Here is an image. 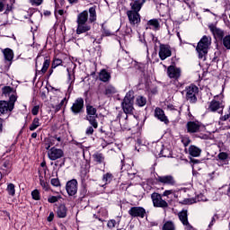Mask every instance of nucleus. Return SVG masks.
Here are the masks:
<instances>
[{
    "instance_id": "nucleus-1",
    "label": "nucleus",
    "mask_w": 230,
    "mask_h": 230,
    "mask_svg": "<svg viewBox=\"0 0 230 230\" xmlns=\"http://www.w3.org/2000/svg\"><path fill=\"white\" fill-rule=\"evenodd\" d=\"M97 15H96V5H93L89 8V10H84L77 15L76 23V34L82 35V33H87V31H91V25L87 23L89 22H96Z\"/></svg>"
},
{
    "instance_id": "nucleus-2",
    "label": "nucleus",
    "mask_w": 230,
    "mask_h": 230,
    "mask_svg": "<svg viewBox=\"0 0 230 230\" xmlns=\"http://www.w3.org/2000/svg\"><path fill=\"white\" fill-rule=\"evenodd\" d=\"M122 109L126 114L125 119H128L127 114H134V92L129 91L126 93L124 100L121 103Z\"/></svg>"
},
{
    "instance_id": "nucleus-3",
    "label": "nucleus",
    "mask_w": 230,
    "mask_h": 230,
    "mask_svg": "<svg viewBox=\"0 0 230 230\" xmlns=\"http://www.w3.org/2000/svg\"><path fill=\"white\" fill-rule=\"evenodd\" d=\"M210 44H211V38L208 36H203L201 38V40H199L196 48V50L199 53V58H204V57L208 55V49Z\"/></svg>"
},
{
    "instance_id": "nucleus-4",
    "label": "nucleus",
    "mask_w": 230,
    "mask_h": 230,
    "mask_svg": "<svg viewBox=\"0 0 230 230\" xmlns=\"http://www.w3.org/2000/svg\"><path fill=\"white\" fill-rule=\"evenodd\" d=\"M98 110L93 105L86 106V120L93 128H98Z\"/></svg>"
},
{
    "instance_id": "nucleus-5",
    "label": "nucleus",
    "mask_w": 230,
    "mask_h": 230,
    "mask_svg": "<svg viewBox=\"0 0 230 230\" xmlns=\"http://www.w3.org/2000/svg\"><path fill=\"white\" fill-rule=\"evenodd\" d=\"M185 98L190 103H197V94L199 93V87L195 84L186 86Z\"/></svg>"
},
{
    "instance_id": "nucleus-6",
    "label": "nucleus",
    "mask_w": 230,
    "mask_h": 230,
    "mask_svg": "<svg viewBox=\"0 0 230 230\" xmlns=\"http://www.w3.org/2000/svg\"><path fill=\"white\" fill-rule=\"evenodd\" d=\"M224 102L223 101H217V99L212 100L208 103V111L209 112H217L218 114H222L224 112Z\"/></svg>"
},
{
    "instance_id": "nucleus-7",
    "label": "nucleus",
    "mask_w": 230,
    "mask_h": 230,
    "mask_svg": "<svg viewBox=\"0 0 230 230\" xmlns=\"http://www.w3.org/2000/svg\"><path fill=\"white\" fill-rule=\"evenodd\" d=\"M48 157L50 161H57L58 159H62V157H64V150L52 146L48 151Z\"/></svg>"
},
{
    "instance_id": "nucleus-8",
    "label": "nucleus",
    "mask_w": 230,
    "mask_h": 230,
    "mask_svg": "<svg viewBox=\"0 0 230 230\" xmlns=\"http://www.w3.org/2000/svg\"><path fill=\"white\" fill-rule=\"evenodd\" d=\"M151 199L155 208H168V202L163 199L161 194L154 192L151 195Z\"/></svg>"
},
{
    "instance_id": "nucleus-9",
    "label": "nucleus",
    "mask_w": 230,
    "mask_h": 230,
    "mask_svg": "<svg viewBox=\"0 0 230 230\" xmlns=\"http://www.w3.org/2000/svg\"><path fill=\"white\" fill-rule=\"evenodd\" d=\"M156 182H160L161 184H165L166 186H175L177 184V181L172 175H164L155 178Z\"/></svg>"
},
{
    "instance_id": "nucleus-10",
    "label": "nucleus",
    "mask_w": 230,
    "mask_h": 230,
    "mask_svg": "<svg viewBox=\"0 0 230 230\" xmlns=\"http://www.w3.org/2000/svg\"><path fill=\"white\" fill-rule=\"evenodd\" d=\"M128 215L133 218H145L146 217V210L143 207H132L128 210Z\"/></svg>"
},
{
    "instance_id": "nucleus-11",
    "label": "nucleus",
    "mask_w": 230,
    "mask_h": 230,
    "mask_svg": "<svg viewBox=\"0 0 230 230\" xmlns=\"http://www.w3.org/2000/svg\"><path fill=\"white\" fill-rule=\"evenodd\" d=\"M66 190L70 197L76 195L78 191V181L75 179L67 181L66 185Z\"/></svg>"
},
{
    "instance_id": "nucleus-12",
    "label": "nucleus",
    "mask_w": 230,
    "mask_h": 230,
    "mask_svg": "<svg viewBox=\"0 0 230 230\" xmlns=\"http://www.w3.org/2000/svg\"><path fill=\"white\" fill-rule=\"evenodd\" d=\"M158 55L161 60H166V58L172 57V49H170V46L160 44Z\"/></svg>"
},
{
    "instance_id": "nucleus-13",
    "label": "nucleus",
    "mask_w": 230,
    "mask_h": 230,
    "mask_svg": "<svg viewBox=\"0 0 230 230\" xmlns=\"http://www.w3.org/2000/svg\"><path fill=\"white\" fill-rule=\"evenodd\" d=\"M2 52L4 57L5 64L7 62V65L5 66L4 69L5 71H8V69H10V66H12V60H13V50L7 48L3 49Z\"/></svg>"
},
{
    "instance_id": "nucleus-14",
    "label": "nucleus",
    "mask_w": 230,
    "mask_h": 230,
    "mask_svg": "<svg viewBox=\"0 0 230 230\" xmlns=\"http://www.w3.org/2000/svg\"><path fill=\"white\" fill-rule=\"evenodd\" d=\"M127 15L129 24L132 26H136V24H139L141 22V16L139 15V13L135 11H128Z\"/></svg>"
},
{
    "instance_id": "nucleus-15",
    "label": "nucleus",
    "mask_w": 230,
    "mask_h": 230,
    "mask_svg": "<svg viewBox=\"0 0 230 230\" xmlns=\"http://www.w3.org/2000/svg\"><path fill=\"white\" fill-rule=\"evenodd\" d=\"M181 68L175 66H169L167 68V75L173 80H179L181 78Z\"/></svg>"
},
{
    "instance_id": "nucleus-16",
    "label": "nucleus",
    "mask_w": 230,
    "mask_h": 230,
    "mask_svg": "<svg viewBox=\"0 0 230 230\" xmlns=\"http://www.w3.org/2000/svg\"><path fill=\"white\" fill-rule=\"evenodd\" d=\"M178 217L181 224L185 226V229L191 230L193 227L190 225L188 221V210L183 209L178 213Z\"/></svg>"
},
{
    "instance_id": "nucleus-17",
    "label": "nucleus",
    "mask_w": 230,
    "mask_h": 230,
    "mask_svg": "<svg viewBox=\"0 0 230 230\" xmlns=\"http://www.w3.org/2000/svg\"><path fill=\"white\" fill-rule=\"evenodd\" d=\"M84 109V98H77L71 107V111L74 114H80Z\"/></svg>"
},
{
    "instance_id": "nucleus-18",
    "label": "nucleus",
    "mask_w": 230,
    "mask_h": 230,
    "mask_svg": "<svg viewBox=\"0 0 230 230\" xmlns=\"http://www.w3.org/2000/svg\"><path fill=\"white\" fill-rule=\"evenodd\" d=\"M196 202H208V199L203 194H199L196 198L185 199L182 204L191 205L196 204Z\"/></svg>"
},
{
    "instance_id": "nucleus-19",
    "label": "nucleus",
    "mask_w": 230,
    "mask_h": 230,
    "mask_svg": "<svg viewBox=\"0 0 230 230\" xmlns=\"http://www.w3.org/2000/svg\"><path fill=\"white\" fill-rule=\"evenodd\" d=\"M211 33L214 35L215 39H217L218 40H224V31L221 29H218L215 24H210L208 26Z\"/></svg>"
},
{
    "instance_id": "nucleus-20",
    "label": "nucleus",
    "mask_w": 230,
    "mask_h": 230,
    "mask_svg": "<svg viewBox=\"0 0 230 230\" xmlns=\"http://www.w3.org/2000/svg\"><path fill=\"white\" fill-rule=\"evenodd\" d=\"M146 3V0H134L130 3L131 12H137L139 13L141 12V8H143V4Z\"/></svg>"
},
{
    "instance_id": "nucleus-21",
    "label": "nucleus",
    "mask_w": 230,
    "mask_h": 230,
    "mask_svg": "<svg viewBox=\"0 0 230 230\" xmlns=\"http://www.w3.org/2000/svg\"><path fill=\"white\" fill-rule=\"evenodd\" d=\"M155 118H157V119L165 123V125H168V123H170V120H168V117H166L164 111L161 108L155 109Z\"/></svg>"
},
{
    "instance_id": "nucleus-22",
    "label": "nucleus",
    "mask_w": 230,
    "mask_h": 230,
    "mask_svg": "<svg viewBox=\"0 0 230 230\" xmlns=\"http://www.w3.org/2000/svg\"><path fill=\"white\" fill-rule=\"evenodd\" d=\"M187 130L190 134H195L200 130V124L195 121H189L187 123Z\"/></svg>"
},
{
    "instance_id": "nucleus-23",
    "label": "nucleus",
    "mask_w": 230,
    "mask_h": 230,
    "mask_svg": "<svg viewBox=\"0 0 230 230\" xmlns=\"http://www.w3.org/2000/svg\"><path fill=\"white\" fill-rule=\"evenodd\" d=\"M10 109V104L6 101H0V116L1 114H7V112H12Z\"/></svg>"
},
{
    "instance_id": "nucleus-24",
    "label": "nucleus",
    "mask_w": 230,
    "mask_h": 230,
    "mask_svg": "<svg viewBox=\"0 0 230 230\" xmlns=\"http://www.w3.org/2000/svg\"><path fill=\"white\" fill-rule=\"evenodd\" d=\"M116 93H118V89H116L112 84H107L104 88V94L108 98H111V96L116 94Z\"/></svg>"
},
{
    "instance_id": "nucleus-25",
    "label": "nucleus",
    "mask_w": 230,
    "mask_h": 230,
    "mask_svg": "<svg viewBox=\"0 0 230 230\" xmlns=\"http://www.w3.org/2000/svg\"><path fill=\"white\" fill-rule=\"evenodd\" d=\"M57 216L58 218H66L67 217V208L66 205H59L57 209Z\"/></svg>"
},
{
    "instance_id": "nucleus-26",
    "label": "nucleus",
    "mask_w": 230,
    "mask_h": 230,
    "mask_svg": "<svg viewBox=\"0 0 230 230\" xmlns=\"http://www.w3.org/2000/svg\"><path fill=\"white\" fill-rule=\"evenodd\" d=\"M94 163L97 164H103L105 166V155L102 153H95L93 155Z\"/></svg>"
},
{
    "instance_id": "nucleus-27",
    "label": "nucleus",
    "mask_w": 230,
    "mask_h": 230,
    "mask_svg": "<svg viewBox=\"0 0 230 230\" xmlns=\"http://www.w3.org/2000/svg\"><path fill=\"white\" fill-rule=\"evenodd\" d=\"M189 154L192 157H199L200 154H202V149L197 147V146H190Z\"/></svg>"
},
{
    "instance_id": "nucleus-28",
    "label": "nucleus",
    "mask_w": 230,
    "mask_h": 230,
    "mask_svg": "<svg viewBox=\"0 0 230 230\" xmlns=\"http://www.w3.org/2000/svg\"><path fill=\"white\" fill-rule=\"evenodd\" d=\"M99 80H101V82H110L111 81V73H109L107 70L102 69L101 70V72L99 73Z\"/></svg>"
},
{
    "instance_id": "nucleus-29",
    "label": "nucleus",
    "mask_w": 230,
    "mask_h": 230,
    "mask_svg": "<svg viewBox=\"0 0 230 230\" xmlns=\"http://www.w3.org/2000/svg\"><path fill=\"white\" fill-rule=\"evenodd\" d=\"M51 146H58V143H57V139L55 138V137H52L47 139V141L45 143L46 150L49 151Z\"/></svg>"
},
{
    "instance_id": "nucleus-30",
    "label": "nucleus",
    "mask_w": 230,
    "mask_h": 230,
    "mask_svg": "<svg viewBox=\"0 0 230 230\" xmlns=\"http://www.w3.org/2000/svg\"><path fill=\"white\" fill-rule=\"evenodd\" d=\"M163 144H157L156 148V154H159L161 157H168V155L165 154V152H168V149L164 147Z\"/></svg>"
},
{
    "instance_id": "nucleus-31",
    "label": "nucleus",
    "mask_w": 230,
    "mask_h": 230,
    "mask_svg": "<svg viewBox=\"0 0 230 230\" xmlns=\"http://www.w3.org/2000/svg\"><path fill=\"white\" fill-rule=\"evenodd\" d=\"M51 64V61L49 59H45L42 68L40 71L36 72V75H45V73L49 68V65Z\"/></svg>"
},
{
    "instance_id": "nucleus-32",
    "label": "nucleus",
    "mask_w": 230,
    "mask_h": 230,
    "mask_svg": "<svg viewBox=\"0 0 230 230\" xmlns=\"http://www.w3.org/2000/svg\"><path fill=\"white\" fill-rule=\"evenodd\" d=\"M39 127H40V119H39V118H34L32 120V123L29 127V130L33 132V130H37V128H39Z\"/></svg>"
},
{
    "instance_id": "nucleus-33",
    "label": "nucleus",
    "mask_w": 230,
    "mask_h": 230,
    "mask_svg": "<svg viewBox=\"0 0 230 230\" xmlns=\"http://www.w3.org/2000/svg\"><path fill=\"white\" fill-rule=\"evenodd\" d=\"M137 107H145L146 105V98L142 95H138L136 99Z\"/></svg>"
},
{
    "instance_id": "nucleus-34",
    "label": "nucleus",
    "mask_w": 230,
    "mask_h": 230,
    "mask_svg": "<svg viewBox=\"0 0 230 230\" xmlns=\"http://www.w3.org/2000/svg\"><path fill=\"white\" fill-rule=\"evenodd\" d=\"M112 179H113L112 173L107 172L102 176V182H104L105 185L111 184V182L112 181Z\"/></svg>"
},
{
    "instance_id": "nucleus-35",
    "label": "nucleus",
    "mask_w": 230,
    "mask_h": 230,
    "mask_svg": "<svg viewBox=\"0 0 230 230\" xmlns=\"http://www.w3.org/2000/svg\"><path fill=\"white\" fill-rule=\"evenodd\" d=\"M162 230H175V224L172 221H167L164 224Z\"/></svg>"
},
{
    "instance_id": "nucleus-36",
    "label": "nucleus",
    "mask_w": 230,
    "mask_h": 230,
    "mask_svg": "<svg viewBox=\"0 0 230 230\" xmlns=\"http://www.w3.org/2000/svg\"><path fill=\"white\" fill-rule=\"evenodd\" d=\"M148 26H152L153 30H159V20L152 19L147 22Z\"/></svg>"
},
{
    "instance_id": "nucleus-37",
    "label": "nucleus",
    "mask_w": 230,
    "mask_h": 230,
    "mask_svg": "<svg viewBox=\"0 0 230 230\" xmlns=\"http://www.w3.org/2000/svg\"><path fill=\"white\" fill-rule=\"evenodd\" d=\"M6 191L11 197H15V185L13 183H8Z\"/></svg>"
},
{
    "instance_id": "nucleus-38",
    "label": "nucleus",
    "mask_w": 230,
    "mask_h": 230,
    "mask_svg": "<svg viewBox=\"0 0 230 230\" xmlns=\"http://www.w3.org/2000/svg\"><path fill=\"white\" fill-rule=\"evenodd\" d=\"M15 102H17V95L15 94L10 95L9 102H7L9 103L11 110H13V108L15 107Z\"/></svg>"
},
{
    "instance_id": "nucleus-39",
    "label": "nucleus",
    "mask_w": 230,
    "mask_h": 230,
    "mask_svg": "<svg viewBox=\"0 0 230 230\" xmlns=\"http://www.w3.org/2000/svg\"><path fill=\"white\" fill-rule=\"evenodd\" d=\"M222 44L226 48V49H230V34L223 38Z\"/></svg>"
},
{
    "instance_id": "nucleus-40",
    "label": "nucleus",
    "mask_w": 230,
    "mask_h": 230,
    "mask_svg": "<svg viewBox=\"0 0 230 230\" xmlns=\"http://www.w3.org/2000/svg\"><path fill=\"white\" fill-rule=\"evenodd\" d=\"M65 103H67L66 98H64L58 105L52 106V109H54L55 112H58V111H60L62 107H64Z\"/></svg>"
},
{
    "instance_id": "nucleus-41",
    "label": "nucleus",
    "mask_w": 230,
    "mask_h": 230,
    "mask_svg": "<svg viewBox=\"0 0 230 230\" xmlns=\"http://www.w3.org/2000/svg\"><path fill=\"white\" fill-rule=\"evenodd\" d=\"M219 161H227L229 155L226 152H221L217 155Z\"/></svg>"
},
{
    "instance_id": "nucleus-42",
    "label": "nucleus",
    "mask_w": 230,
    "mask_h": 230,
    "mask_svg": "<svg viewBox=\"0 0 230 230\" xmlns=\"http://www.w3.org/2000/svg\"><path fill=\"white\" fill-rule=\"evenodd\" d=\"M31 197L33 200H39L40 199V192L39 191V190H32Z\"/></svg>"
},
{
    "instance_id": "nucleus-43",
    "label": "nucleus",
    "mask_w": 230,
    "mask_h": 230,
    "mask_svg": "<svg viewBox=\"0 0 230 230\" xmlns=\"http://www.w3.org/2000/svg\"><path fill=\"white\" fill-rule=\"evenodd\" d=\"M62 199L60 196H51L48 199V202L50 204H55V202H58Z\"/></svg>"
},
{
    "instance_id": "nucleus-44",
    "label": "nucleus",
    "mask_w": 230,
    "mask_h": 230,
    "mask_svg": "<svg viewBox=\"0 0 230 230\" xmlns=\"http://www.w3.org/2000/svg\"><path fill=\"white\" fill-rule=\"evenodd\" d=\"M39 179L40 184V186H42L43 190H48V182L44 181V178L42 177V175H40Z\"/></svg>"
},
{
    "instance_id": "nucleus-45",
    "label": "nucleus",
    "mask_w": 230,
    "mask_h": 230,
    "mask_svg": "<svg viewBox=\"0 0 230 230\" xmlns=\"http://www.w3.org/2000/svg\"><path fill=\"white\" fill-rule=\"evenodd\" d=\"M62 65V59H54L53 62H52V69H56V67H58V66H61Z\"/></svg>"
},
{
    "instance_id": "nucleus-46",
    "label": "nucleus",
    "mask_w": 230,
    "mask_h": 230,
    "mask_svg": "<svg viewBox=\"0 0 230 230\" xmlns=\"http://www.w3.org/2000/svg\"><path fill=\"white\" fill-rule=\"evenodd\" d=\"M85 134L86 136H93V134H94V127H93V125L89 126L86 128Z\"/></svg>"
},
{
    "instance_id": "nucleus-47",
    "label": "nucleus",
    "mask_w": 230,
    "mask_h": 230,
    "mask_svg": "<svg viewBox=\"0 0 230 230\" xmlns=\"http://www.w3.org/2000/svg\"><path fill=\"white\" fill-rule=\"evenodd\" d=\"M111 35H114V33L105 28L102 29V37H111Z\"/></svg>"
},
{
    "instance_id": "nucleus-48",
    "label": "nucleus",
    "mask_w": 230,
    "mask_h": 230,
    "mask_svg": "<svg viewBox=\"0 0 230 230\" xmlns=\"http://www.w3.org/2000/svg\"><path fill=\"white\" fill-rule=\"evenodd\" d=\"M107 226L109 227V229H114V227H116V220L114 219L109 220Z\"/></svg>"
},
{
    "instance_id": "nucleus-49",
    "label": "nucleus",
    "mask_w": 230,
    "mask_h": 230,
    "mask_svg": "<svg viewBox=\"0 0 230 230\" xmlns=\"http://www.w3.org/2000/svg\"><path fill=\"white\" fill-rule=\"evenodd\" d=\"M50 183L52 184V186H55L56 188H58V186H60V181H58V179L57 178L51 179Z\"/></svg>"
},
{
    "instance_id": "nucleus-50",
    "label": "nucleus",
    "mask_w": 230,
    "mask_h": 230,
    "mask_svg": "<svg viewBox=\"0 0 230 230\" xmlns=\"http://www.w3.org/2000/svg\"><path fill=\"white\" fill-rule=\"evenodd\" d=\"M13 91V88L10 87V86H4L3 88V93L4 94H10V93H12Z\"/></svg>"
},
{
    "instance_id": "nucleus-51",
    "label": "nucleus",
    "mask_w": 230,
    "mask_h": 230,
    "mask_svg": "<svg viewBox=\"0 0 230 230\" xmlns=\"http://www.w3.org/2000/svg\"><path fill=\"white\" fill-rule=\"evenodd\" d=\"M42 1L43 0H30V3L32 6H40V4H42Z\"/></svg>"
},
{
    "instance_id": "nucleus-52",
    "label": "nucleus",
    "mask_w": 230,
    "mask_h": 230,
    "mask_svg": "<svg viewBox=\"0 0 230 230\" xmlns=\"http://www.w3.org/2000/svg\"><path fill=\"white\" fill-rule=\"evenodd\" d=\"M40 106H34L31 110V113L33 116H37V114H39V111H40Z\"/></svg>"
},
{
    "instance_id": "nucleus-53",
    "label": "nucleus",
    "mask_w": 230,
    "mask_h": 230,
    "mask_svg": "<svg viewBox=\"0 0 230 230\" xmlns=\"http://www.w3.org/2000/svg\"><path fill=\"white\" fill-rule=\"evenodd\" d=\"M5 4H6V0H0V12H3V10H4Z\"/></svg>"
},
{
    "instance_id": "nucleus-54",
    "label": "nucleus",
    "mask_w": 230,
    "mask_h": 230,
    "mask_svg": "<svg viewBox=\"0 0 230 230\" xmlns=\"http://www.w3.org/2000/svg\"><path fill=\"white\" fill-rule=\"evenodd\" d=\"M181 142L184 145V146H188V145H190V143H191V140H190V138H182Z\"/></svg>"
},
{
    "instance_id": "nucleus-55",
    "label": "nucleus",
    "mask_w": 230,
    "mask_h": 230,
    "mask_svg": "<svg viewBox=\"0 0 230 230\" xmlns=\"http://www.w3.org/2000/svg\"><path fill=\"white\" fill-rule=\"evenodd\" d=\"M53 218H55V214L53 212H50L49 216L48 217V221L53 222Z\"/></svg>"
},
{
    "instance_id": "nucleus-56",
    "label": "nucleus",
    "mask_w": 230,
    "mask_h": 230,
    "mask_svg": "<svg viewBox=\"0 0 230 230\" xmlns=\"http://www.w3.org/2000/svg\"><path fill=\"white\" fill-rule=\"evenodd\" d=\"M173 193V190H165L163 193L164 197H168V195H172Z\"/></svg>"
},
{
    "instance_id": "nucleus-57",
    "label": "nucleus",
    "mask_w": 230,
    "mask_h": 230,
    "mask_svg": "<svg viewBox=\"0 0 230 230\" xmlns=\"http://www.w3.org/2000/svg\"><path fill=\"white\" fill-rule=\"evenodd\" d=\"M215 222H217V220L215 219V217H213L211 218V222L208 225V227H213V225L215 224Z\"/></svg>"
},
{
    "instance_id": "nucleus-58",
    "label": "nucleus",
    "mask_w": 230,
    "mask_h": 230,
    "mask_svg": "<svg viewBox=\"0 0 230 230\" xmlns=\"http://www.w3.org/2000/svg\"><path fill=\"white\" fill-rule=\"evenodd\" d=\"M102 40H103V36H102L99 40H94L93 43L96 42V44H102Z\"/></svg>"
},
{
    "instance_id": "nucleus-59",
    "label": "nucleus",
    "mask_w": 230,
    "mask_h": 230,
    "mask_svg": "<svg viewBox=\"0 0 230 230\" xmlns=\"http://www.w3.org/2000/svg\"><path fill=\"white\" fill-rule=\"evenodd\" d=\"M54 139H56V143H58V145L62 142V138L60 137H54Z\"/></svg>"
},
{
    "instance_id": "nucleus-60",
    "label": "nucleus",
    "mask_w": 230,
    "mask_h": 230,
    "mask_svg": "<svg viewBox=\"0 0 230 230\" xmlns=\"http://www.w3.org/2000/svg\"><path fill=\"white\" fill-rule=\"evenodd\" d=\"M0 132H3V119L0 118Z\"/></svg>"
},
{
    "instance_id": "nucleus-61",
    "label": "nucleus",
    "mask_w": 230,
    "mask_h": 230,
    "mask_svg": "<svg viewBox=\"0 0 230 230\" xmlns=\"http://www.w3.org/2000/svg\"><path fill=\"white\" fill-rule=\"evenodd\" d=\"M68 2L70 3V4H75L78 3V0H68Z\"/></svg>"
},
{
    "instance_id": "nucleus-62",
    "label": "nucleus",
    "mask_w": 230,
    "mask_h": 230,
    "mask_svg": "<svg viewBox=\"0 0 230 230\" xmlns=\"http://www.w3.org/2000/svg\"><path fill=\"white\" fill-rule=\"evenodd\" d=\"M153 42H157V38L154 36V34L151 35Z\"/></svg>"
},
{
    "instance_id": "nucleus-63",
    "label": "nucleus",
    "mask_w": 230,
    "mask_h": 230,
    "mask_svg": "<svg viewBox=\"0 0 230 230\" xmlns=\"http://www.w3.org/2000/svg\"><path fill=\"white\" fill-rule=\"evenodd\" d=\"M31 137H32V139L37 138V132L32 133Z\"/></svg>"
},
{
    "instance_id": "nucleus-64",
    "label": "nucleus",
    "mask_w": 230,
    "mask_h": 230,
    "mask_svg": "<svg viewBox=\"0 0 230 230\" xmlns=\"http://www.w3.org/2000/svg\"><path fill=\"white\" fill-rule=\"evenodd\" d=\"M58 13L59 15H64V10H58Z\"/></svg>"
}]
</instances>
